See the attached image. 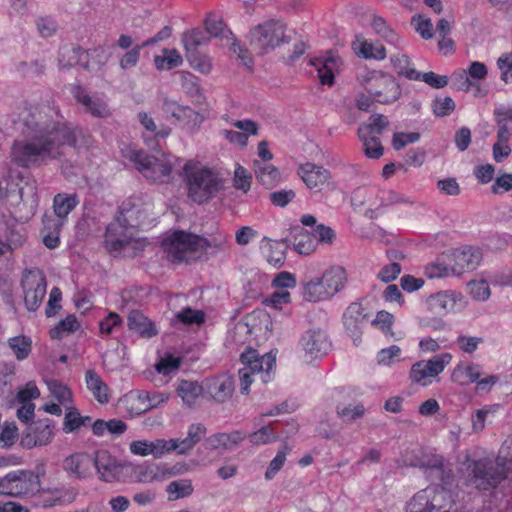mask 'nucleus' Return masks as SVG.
I'll use <instances>...</instances> for the list:
<instances>
[{
	"label": "nucleus",
	"mask_w": 512,
	"mask_h": 512,
	"mask_svg": "<svg viewBox=\"0 0 512 512\" xmlns=\"http://www.w3.org/2000/svg\"><path fill=\"white\" fill-rule=\"evenodd\" d=\"M85 383L87 389L91 392L97 402L100 404H106L109 402V388L98 373H96L94 370L86 371Z\"/></svg>",
	"instance_id": "obj_32"
},
{
	"label": "nucleus",
	"mask_w": 512,
	"mask_h": 512,
	"mask_svg": "<svg viewBox=\"0 0 512 512\" xmlns=\"http://www.w3.org/2000/svg\"><path fill=\"white\" fill-rule=\"evenodd\" d=\"M164 55H157L154 58V63L159 70H170L179 67L183 63V59L176 49H164Z\"/></svg>",
	"instance_id": "obj_50"
},
{
	"label": "nucleus",
	"mask_w": 512,
	"mask_h": 512,
	"mask_svg": "<svg viewBox=\"0 0 512 512\" xmlns=\"http://www.w3.org/2000/svg\"><path fill=\"white\" fill-rule=\"evenodd\" d=\"M121 405L125 412L131 416H138L148 411L144 397V390H133L125 394L121 399Z\"/></svg>",
	"instance_id": "obj_35"
},
{
	"label": "nucleus",
	"mask_w": 512,
	"mask_h": 512,
	"mask_svg": "<svg viewBox=\"0 0 512 512\" xmlns=\"http://www.w3.org/2000/svg\"><path fill=\"white\" fill-rule=\"evenodd\" d=\"M183 175L188 197L199 204L209 201L223 188L224 180L219 170L199 161L186 162Z\"/></svg>",
	"instance_id": "obj_4"
},
{
	"label": "nucleus",
	"mask_w": 512,
	"mask_h": 512,
	"mask_svg": "<svg viewBox=\"0 0 512 512\" xmlns=\"http://www.w3.org/2000/svg\"><path fill=\"white\" fill-rule=\"evenodd\" d=\"M377 197L378 191L375 188H359L354 193L353 202L355 205L376 209L380 205L377 201Z\"/></svg>",
	"instance_id": "obj_53"
},
{
	"label": "nucleus",
	"mask_w": 512,
	"mask_h": 512,
	"mask_svg": "<svg viewBox=\"0 0 512 512\" xmlns=\"http://www.w3.org/2000/svg\"><path fill=\"white\" fill-rule=\"evenodd\" d=\"M365 129H358V136L363 144L364 153L368 158L378 159L383 155V146L377 136L365 135Z\"/></svg>",
	"instance_id": "obj_48"
},
{
	"label": "nucleus",
	"mask_w": 512,
	"mask_h": 512,
	"mask_svg": "<svg viewBox=\"0 0 512 512\" xmlns=\"http://www.w3.org/2000/svg\"><path fill=\"white\" fill-rule=\"evenodd\" d=\"M24 301L29 311H36L46 295V277L39 269L27 271L22 278Z\"/></svg>",
	"instance_id": "obj_14"
},
{
	"label": "nucleus",
	"mask_w": 512,
	"mask_h": 512,
	"mask_svg": "<svg viewBox=\"0 0 512 512\" xmlns=\"http://www.w3.org/2000/svg\"><path fill=\"white\" fill-rule=\"evenodd\" d=\"M47 386L51 395L64 408H67L72 405V392L67 386L55 380L48 381Z\"/></svg>",
	"instance_id": "obj_54"
},
{
	"label": "nucleus",
	"mask_w": 512,
	"mask_h": 512,
	"mask_svg": "<svg viewBox=\"0 0 512 512\" xmlns=\"http://www.w3.org/2000/svg\"><path fill=\"white\" fill-rule=\"evenodd\" d=\"M162 110L188 129L198 127L203 121L202 116L197 111L187 105L178 103L174 99L165 98Z\"/></svg>",
	"instance_id": "obj_19"
},
{
	"label": "nucleus",
	"mask_w": 512,
	"mask_h": 512,
	"mask_svg": "<svg viewBox=\"0 0 512 512\" xmlns=\"http://www.w3.org/2000/svg\"><path fill=\"white\" fill-rule=\"evenodd\" d=\"M232 125L242 132L224 129L220 134L230 143L237 144L242 147L247 145L249 135H256L258 133V126L252 120H237L234 121Z\"/></svg>",
	"instance_id": "obj_28"
},
{
	"label": "nucleus",
	"mask_w": 512,
	"mask_h": 512,
	"mask_svg": "<svg viewBox=\"0 0 512 512\" xmlns=\"http://www.w3.org/2000/svg\"><path fill=\"white\" fill-rule=\"evenodd\" d=\"M321 277L333 297L344 289L348 280L346 269L340 265L329 266Z\"/></svg>",
	"instance_id": "obj_30"
},
{
	"label": "nucleus",
	"mask_w": 512,
	"mask_h": 512,
	"mask_svg": "<svg viewBox=\"0 0 512 512\" xmlns=\"http://www.w3.org/2000/svg\"><path fill=\"white\" fill-rule=\"evenodd\" d=\"M143 128V140L150 149H157L160 142L171 134V128L164 123H157L148 112L141 111L137 115Z\"/></svg>",
	"instance_id": "obj_16"
},
{
	"label": "nucleus",
	"mask_w": 512,
	"mask_h": 512,
	"mask_svg": "<svg viewBox=\"0 0 512 512\" xmlns=\"http://www.w3.org/2000/svg\"><path fill=\"white\" fill-rule=\"evenodd\" d=\"M372 28L374 31L384 38L388 43L395 45L396 47H402L403 41L395 33V31L386 23V21L380 16H373Z\"/></svg>",
	"instance_id": "obj_46"
},
{
	"label": "nucleus",
	"mask_w": 512,
	"mask_h": 512,
	"mask_svg": "<svg viewBox=\"0 0 512 512\" xmlns=\"http://www.w3.org/2000/svg\"><path fill=\"white\" fill-rule=\"evenodd\" d=\"M176 392L184 405L193 407L202 396L203 388L197 381L181 380Z\"/></svg>",
	"instance_id": "obj_39"
},
{
	"label": "nucleus",
	"mask_w": 512,
	"mask_h": 512,
	"mask_svg": "<svg viewBox=\"0 0 512 512\" xmlns=\"http://www.w3.org/2000/svg\"><path fill=\"white\" fill-rule=\"evenodd\" d=\"M451 361L452 355L450 353H442L428 360L418 361L411 367L410 379L414 383L427 386L431 383V378H435L442 373Z\"/></svg>",
	"instance_id": "obj_13"
},
{
	"label": "nucleus",
	"mask_w": 512,
	"mask_h": 512,
	"mask_svg": "<svg viewBox=\"0 0 512 512\" xmlns=\"http://www.w3.org/2000/svg\"><path fill=\"white\" fill-rule=\"evenodd\" d=\"M261 250L267 261L273 266L280 267L284 264L285 254L281 249V244L279 242L272 241L264 237L261 244Z\"/></svg>",
	"instance_id": "obj_45"
},
{
	"label": "nucleus",
	"mask_w": 512,
	"mask_h": 512,
	"mask_svg": "<svg viewBox=\"0 0 512 512\" xmlns=\"http://www.w3.org/2000/svg\"><path fill=\"white\" fill-rule=\"evenodd\" d=\"M481 375L482 367L479 364L460 362L454 367L451 379L461 386H467L476 383Z\"/></svg>",
	"instance_id": "obj_29"
},
{
	"label": "nucleus",
	"mask_w": 512,
	"mask_h": 512,
	"mask_svg": "<svg viewBox=\"0 0 512 512\" xmlns=\"http://www.w3.org/2000/svg\"><path fill=\"white\" fill-rule=\"evenodd\" d=\"M78 204L79 200L76 194L59 193L55 195L53 199V210L57 217L56 220H61L63 225L68 214L74 210Z\"/></svg>",
	"instance_id": "obj_38"
},
{
	"label": "nucleus",
	"mask_w": 512,
	"mask_h": 512,
	"mask_svg": "<svg viewBox=\"0 0 512 512\" xmlns=\"http://www.w3.org/2000/svg\"><path fill=\"white\" fill-rule=\"evenodd\" d=\"M160 464L142 463L132 468V477L139 483H152L163 481Z\"/></svg>",
	"instance_id": "obj_36"
},
{
	"label": "nucleus",
	"mask_w": 512,
	"mask_h": 512,
	"mask_svg": "<svg viewBox=\"0 0 512 512\" xmlns=\"http://www.w3.org/2000/svg\"><path fill=\"white\" fill-rule=\"evenodd\" d=\"M86 52L80 47L65 46L61 48L59 54V65L62 68L77 65Z\"/></svg>",
	"instance_id": "obj_52"
},
{
	"label": "nucleus",
	"mask_w": 512,
	"mask_h": 512,
	"mask_svg": "<svg viewBox=\"0 0 512 512\" xmlns=\"http://www.w3.org/2000/svg\"><path fill=\"white\" fill-rule=\"evenodd\" d=\"M241 362L244 367L239 370L240 391L248 394L253 382L252 376H258L262 383L272 379V371L276 365V355L272 352L259 355L256 350L250 349L241 354Z\"/></svg>",
	"instance_id": "obj_5"
},
{
	"label": "nucleus",
	"mask_w": 512,
	"mask_h": 512,
	"mask_svg": "<svg viewBox=\"0 0 512 512\" xmlns=\"http://www.w3.org/2000/svg\"><path fill=\"white\" fill-rule=\"evenodd\" d=\"M388 124V119L384 115L375 114L369 118L367 124L361 125L359 129H365V135L376 136L380 135Z\"/></svg>",
	"instance_id": "obj_59"
},
{
	"label": "nucleus",
	"mask_w": 512,
	"mask_h": 512,
	"mask_svg": "<svg viewBox=\"0 0 512 512\" xmlns=\"http://www.w3.org/2000/svg\"><path fill=\"white\" fill-rule=\"evenodd\" d=\"M38 477L29 470H16L0 479V495L19 497L38 490Z\"/></svg>",
	"instance_id": "obj_11"
},
{
	"label": "nucleus",
	"mask_w": 512,
	"mask_h": 512,
	"mask_svg": "<svg viewBox=\"0 0 512 512\" xmlns=\"http://www.w3.org/2000/svg\"><path fill=\"white\" fill-rule=\"evenodd\" d=\"M412 25L414 26L416 32L423 38V39H431L434 35L433 32V24L431 22V19L424 16V15H415L412 17L411 21Z\"/></svg>",
	"instance_id": "obj_62"
},
{
	"label": "nucleus",
	"mask_w": 512,
	"mask_h": 512,
	"mask_svg": "<svg viewBox=\"0 0 512 512\" xmlns=\"http://www.w3.org/2000/svg\"><path fill=\"white\" fill-rule=\"evenodd\" d=\"M284 37V27L280 22L268 21L250 32V47L259 54H265L278 46Z\"/></svg>",
	"instance_id": "obj_10"
},
{
	"label": "nucleus",
	"mask_w": 512,
	"mask_h": 512,
	"mask_svg": "<svg viewBox=\"0 0 512 512\" xmlns=\"http://www.w3.org/2000/svg\"><path fill=\"white\" fill-rule=\"evenodd\" d=\"M16 124L21 138L13 142L11 159L23 168L39 167L59 159L65 148L76 142L75 130L50 105L25 104Z\"/></svg>",
	"instance_id": "obj_1"
},
{
	"label": "nucleus",
	"mask_w": 512,
	"mask_h": 512,
	"mask_svg": "<svg viewBox=\"0 0 512 512\" xmlns=\"http://www.w3.org/2000/svg\"><path fill=\"white\" fill-rule=\"evenodd\" d=\"M425 274L427 277H429L431 279L443 278V277H448L451 275L455 276L449 255L448 254L442 255L441 257L437 258L435 261L429 263L425 267Z\"/></svg>",
	"instance_id": "obj_44"
},
{
	"label": "nucleus",
	"mask_w": 512,
	"mask_h": 512,
	"mask_svg": "<svg viewBox=\"0 0 512 512\" xmlns=\"http://www.w3.org/2000/svg\"><path fill=\"white\" fill-rule=\"evenodd\" d=\"M395 318L393 314L381 310L378 311L375 318L372 320L371 324L375 328L381 330L385 335L392 334V326L394 324Z\"/></svg>",
	"instance_id": "obj_63"
},
{
	"label": "nucleus",
	"mask_w": 512,
	"mask_h": 512,
	"mask_svg": "<svg viewBox=\"0 0 512 512\" xmlns=\"http://www.w3.org/2000/svg\"><path fill=\"white\" fill-rule=\"evenodd\" d=\"M365 89L381 104H390L401 96V88L396 79L380 71L368 72L363 79Z\"/></svg>",
	"instance_id": "obj_9"
},
{
	"label": "nucleus",
	"mask_w": 512,
	"mask_h": 512,
	"mask_svg": "<svg viewBox=\"0 0 512 512\" xmlns=\"http://www.w3.org/2000/svg\"><path fill=\"white\" fill-rule=\"evenodd\" d=\"M176 319L186 325H200L205 320V315L201 310L184 308L176 314Z\"/></svg>",
	"instance_id": "obj_64"
},
{
	"label": "nucleus",
	"mask_w": 512,
	"mask_h": 512,
	"mask_svg": "<svg viewBox=\"0 0 512 512\" xmlns=\"http://www.w3.org/2000/svg\"><path fill=\"white\" fill-rule=\"evenodd\" d=\"M298 176L307 188L320 191L331 179L329 170L311 162L300 164L297 169Z\"/></svg>",
	"instance_id": "obj_24"
},
{
	"label": "nucleus",
	"mask_w": 512,
	"mask_h": 512,
	"mask_svg": "<svg viewBox=\"0 0 512 512\" xmlns=\"http://www.w3.org/2000/svg\"><path fill=\"white\" fill-rule=\"evenodd\" d=\"M79 328L80 324L76 316L69 315L50 330V336L53 339H62L63 337L77 331Z\"/></svg>",
	"instance_id": "obj_51"
},
{
	"label": "nucleus",
	"mask_w": 512,
	"mask_h": 512,
	"mask_svg": "<svg viewBox=\"0 0 512 512\" xmlns=\"http://www.w3.org/2000/svg\"><path fill=\"white\" fill-rule=\"evenodd\" d=\"M208 241L196 234L175 230L162 240V247L172 261H186L195 252L205 250Z\"/></svg>",
	"instance_id": "obj_7"
},
{
	"label": "nucleus",
	"mask_w": 512,
	"mask_h": 512,
	"mask_svg": "<svg viewBox=\"0 0 512 512\" xmlns=\"http://www.w3.org/2000/svg\"><path fill=\"white\" fill-rule=\"evenodd\" d=\"M123 153L148 180L159 183H164L169 180L172 171V163L167 157L158 159L145 154L143 151L130 147L124 150Z\"/></svg>",
	"instance_id": "obj_8"
},
{
	"label": "nucleus",
	"mask_w": 512,
	"mask_h": 512,
	"mask_svg": "<svg viewBox=\"0 0 512 512\" xmlns=\"http://www.w3.org/2000/svg\"><path fill=\"white\" fill-rule=\"evenodd\" d=\"M8 343L18 360H24L29 356L32 341L26 336L20 335L9 338Z\"/></svg>",
	"instance_id": "obj_55"
},
{
	"label": "nucleus",
	"mask_w": 512,
	"mask_h": 512,
	"mask_svg": "<svg viewBox=\"0 0 512 512\" xmlns=\"http://www.w3.org/2000/svg\"><path fill=\"white\" fill-rule=\"evenodd\" d=\"M300 346L304 351V357L308 361H312L326 355L331 344L324 331L321 329H310L302 335Z\"/></svg>",
	"instance_id": "obj_17"
},
{
	"label": "nucleus",
	"mask_w": 512,
	"mask_h": 512,
	"mask_svg": "<svg viewBox=\"0 0 512 512\" xmlns=\"http://www.w3.org/2000/svg\"><path fill=\"white\" fill-rule=\"evenodd\" d=\"M391 64L398 75L409 80L417 78L416 69L412 66L410 58L400 52L393 54L390 58Z\"/></svg>",
	"instance_id": "obj_49"
},
{
	"label": "nucleus",
	"mask_w": 512,
	"mask_h": 512,
	"mask_svg": "<svg viewBox=\"0 0 512 512\" xmlns=\"http://www.w3.org/2000/svg\"><path fill=\"white\" fill-rule=\"evenodd\" d=\"M455 276H459L466 271H471L477 268L482 260V253L475 247H463L454 250L448 254Z\"/></svg>",
	"instance_id": "obj_21"
},
{
	"label": "nucleus",
	"mask_w": 512,
	"mask_h": 512,
	"mask_svg": "<svg viewBox=\"0 0 512 512\" xmlns=\"http://www.w3.org/2000/svg\"><path fill=\"white\" fill-rule=\"evenodd\" d=\"M310 64L314 66L318 73V78L323 85H333L334 73L339 69V58L331 53L325 56L316 57L310 60Z\"/></svg>",
	"instance_id": "obj_27"
},
{
	"label": "nucleus",
	"mask_w": 512,
	"mask_h": 512,
	"mask_svg": "<svg viewBox=\"0 0 512 512\" xmlns=\"http://www.w3.org/2000/svg\"><path fill=\"white\" fill-rule=\"evenodd\" d=\"M54 438V423L51 419H40L23 432L20 445L25 449L46 446Z\"/></svg>",
	"instance_id": "obj_15"
},
{
	"label": "nucleus",
	"mask_w": 512,
	"mask_h": 512,
	"mask_svg": "<svg viewBox=\"0 0 512 512\" xmlns=\"http://www.w3.org/2000/svg\"><path fill=\"white\" fill-rule=\"evenodd\" d=\"M126 465L106 449H100L93 453V472L95 471L101 482L118 483L122 481Z\"/></svg>",
	"instance_id": "obj_12"
},
{
	"label": "nucleus",
	"mask_w": 512,
	"mask_h": 512,
	"mask_svg": "<svg viewBox=\"0 0 512 512\" xmlns=\"http://www.w3.org/2000/svg\"><path fill=\"white\" fill-rule=\"evenodd\" d=\"M462 298V295L455 291H440L427 298L426 306L433 314L446 315L457 310Z\"/></svg>",
	"instance_id": "obj_20"
},
{
	"label": "nucleus",
	"mask_w": 512,
	"mask_h": 512,
	"mask_svg": "<svg viewBox=\"0 0 512 512\" xmlns=\"http://www.w3.org/2000/svg\"><path fill=\"white\" fill-rule=\"evenodd\" d=\"M65 416L62 424V430L66 434L77 432L83 426L91 423V417L82 416L77 408L73 405L65 408Z\"/></svg>",
	"instance_id": "obj_40"
},
{
	"label": "nucleus",
	"mask_w": 512,
	"mask_h": 512,
	"mask_svg": "<svg viewBox=\"0 0 512 512\" xmlns=\"http://www.w3.org/2000/svg\"><path fill=\"white\" fill-rule=\"evenodd\" d=\"M367 317L366 309L358 302L351 303L343 314L344 328L355 343L361 338Z\"/></svg>",
	"instance_id": "obj_23"
},
{
	"label": "nucleus",
	"mask_w": 512,
	"mask_h": 512,
	"mask_svg": "<svg viewBox=\"0 0 512 512\" xmlns=\"http://www.w3.org/2000/svg\"><path fill=\"white\" fill-rule=\"evenodd\" d=\"M127 205H122L120 215L106 229L105 246L110 252H119L127 247H142V242L137 237V229L145 224L146 215L135 205L126 207Z\"/></svg>",
	"instance_id": "obj_2"
},
{
	"label": "nucleus",
	"mask_w": 512,
	"mask_h": 512,
	"mask_svg": "<svg viewBox=\"0 0 512 512\" xmlns=\"http://www.w3.org/2000/svg\"><path fill=\"white\" fill-rule=\"evenodd\" d=\"M166 491L174 496L173 499H180L190 496L194 491V487L190 479H180L169 483Z\"/></svg>",
	"instance_id": "obj_57"
},
{
	"label": "nucleus",
	"mask_w": 512,
	"mask_h": 512,
	"mask_svg": "<svg viewBox=\"0 0 512 512\" xmlns=\"http://www.w3.org/2000/svg\"><path fill=\"white\" fill-rule=\"evenodd\" d=\"M127 325L130 330L144 338H151L158 333L155 325L138 310H133L129 313Z\"/></svg>",
	"instance_id": "obj_33"
},
{
	"label": "nucleus",
	"mask_w": 512,
	"mask_h": 512,
	"mask_svg": "<svg viewBox=\"0 0 512 512\" xmlns=\"http://www.w3.org/2000/svg\"><path fill=\"white\" fill-rule=\"evenodd\" d=\"M353 49L357 55L365 59L383 60L386 57L385 47L378 42L357 40L353 43Z\"/></svg>",
	"instance_id": "obj_42"
},
{
	"label": "nucleus",
	"mask_w": 512,
	"mask_h": 512,
	"mask_svg": "<svg viewBox=\"0 0 512 512\" xmlns=\"http://www.w3.org/2000/svg\"><path fill=\"white\" fill-rule=\"evenodd\" d=\"M454 506L450 491L442 485H431L411 498L406 512H455Z\"/></svg>",
	"instance_id": "obj_6"
},
{
	"label": "nucleus",
	"mask_w": 512,
	"mask_h": 512,
	"mask_svg": "<svg viewBox=\"0 0 512 512\" xmlns=\"http://www.w3.org/2000/svg\"><path fill=\"white\" fill-rule=\"evenodd\" d=\"M245 437L246 435L238 430L231 433H216L208 437L205 444L210 450H231L239 445Z\"/></svg>",
	"instance_id": "obj_31"
},
{
	"label": "nucleus",
	"mask_w": 512,
	"mask_h": 512,
	"mask_svg": "<svg viewBox=\"0 0 512 512\" xmlns=\"http://www.w3.org/2000/svg\"><path fill=\"white\" fill-rule=\"evenodd\" d=\"M415 75L417 76V78H413V80L423 81L427 85L431 86L432 88H436V89L445 87L449 82V79L446 75H438L433 71H429V72H425V73L416 71Z\"/></svg>",
	"instance_id": "obj_61"
},
{
	"label": "nucleus",
	"mask_w": 512,
	"mask_h": 512,
	"mask_svg": "<svg viewBox=\"0 0 512 512\" xmlns=\"http://www.w3.org/2000/svg\"><path fill=\"white\" fill-rule=\"evenodd\" d=\"M293 247L301 255H310L316 251L318 241L313 232H309L302 227L293 229Z\"/></svg>",
	"instance_id": "obj_34"
},
{
	"label": "nucleus",
	"mask_w": 512,
	"mask_h": 512,
	"mask_svg": "<svg viewBox=\"0 0 512 512\" xmlns=\"http://www.w3.org/2000/svg\"><path fill=\"white\" fill-rule=\"evenodd\" d=\"M234 390V383L231 377L221 376L209 382L208 392L210 395L219 402L228 399Z\"/></svg>",
	"instance_id": "obj_41"
},
{
	"label": "nucleus",
	"mask_w": 512,
	"mask_h": 512,
	"mask_svg": "<svg viewBox=\"0 0 512 512\" xmlns=\"http://www.w3.org/2000/svg\"><path fill=\"white\" fill-rule=\"evenodd\" d=\"M63 470L71 478L86 480L93 477V454L75 452L63 460Z\"/></svg>",
	"instance_id": "obj_18"
},
{
	"label": "nucleus",
	"mask_w": 512,
	"mask_h": 512,
	"mask_svg": "<svg viewBox=\"0 0 512 512\" xmlns=\"http://www.w3.org/2000/svg\"><path fill=\"white\" fill-rule=\"evenodd\" d=\"M255 175L266 188H272L280 181L278 169L271 164H256Z\"/></svg>",
	"instance_id": "obj_47"
},
{
	"label": "nucleus",
	"mask_w": 512,
	"mask_h": 512,
	"mask_svg": "<svg viewBox=\"0 0 512 512\" xmlns=\"http://www.w3.org/2000/svg\"><path fill=\"white\" fill-rule=\"evenodd\" d=\"M418 465L428 480L442 484L449 482L451 471L445 467L444 458L441 455L424 454Z\"/></svg>",
	"instance_id": "obj_22"
},
{
	"label": "nucleus",
	"mask_w": 512,
	"mask_h": 512,
	"mask_svg": "<svg viewBox=\"0 0 512 512\" xmlns=\"http://www.w3.org/2000/svg\"><path fill=\"white\" fill-rule=\"evenodd\" d=\"M467 288L475 301L485 302L491 295L488 282L485 279L472 280L467 283Z\"/></svg>",
	"instance_id": "obj_58"
},
{
	"label": "nucleus",
	"mask_w": 512,
	"mask_h": 512,
	"mask_svg": "<svg viewBox=\"0 0 512 512\" xmlns=\"http://www.w3.org/2000/svg\"><path fill=\"white\" fill-rule=\"evenodd\" d=\"M301 295L303 300L318 303L333 298L322 277H311L301 282Z\"/></svg>",
	"instance_id": "obj_26"
},
{
	"label": "nucleus",
	"mask_w": 512,
	"mask_h": 512,
	"mask_svg": "<svg viewBox=\"0 0 512 512\" xmlns=\"http://www.w3.org/2000/svg\"><path fill=\"white\" fill-rule=\"evenodd\" d=\"M43 243L49 249H54L59 246V233L62 228V221L55 220L49 216L43 219Z\"/></svg>",
	"instance_id": "obj_43"
},
{
	"label": "nucleus",
	"mask_w": 512,
	"mask_h": 512,
	"mask_svg": "<svg viewBox=\"0 0 512 512\" xmlns=\"http://www.w3.org/2000/svg\"><path fill=\"white\" fill-rule=\"evenodd\" d=\"M498 407V405H486L476 410L471 416L472 430L476 433L481 432L485 428L486 420L494 415Z\"/></svg>",
	"instance_id": "obj_56"
},
{
	"label": "nucleus",
	"mask_w": 512,
	"mask_h": 512,
	"mask_svg": "<svg viewBox=\"0 0 512 512\" xmlns=\"http://www.w3.org/2000/svg\"><path fill=\"white\" fill-rule=\"evenodd\" d=\"M300 222L303 226L311 227L318 244H332L335 239V232L329 226L317 224V219L311 214H305L301 217Z\"/></svg>",
	"instance_id": "obj_37"
},
{
	"label": "nucleus",
	"mask_w": 512,
	"mask_h": 512,
	"mask_svg": "<svg viewBox=\"0 0 512 512\" xmlns=\"http://www.w3.org/2000/svg\"><path fill=\"white\" fill-rule=\"evenodd\" d=\"M72 94L92 116L101 118L110 116V110L102 98L89 95L81 86H74Z\"/></svg>",
	"instance_id": "obj_25"
},
{
	"label": "nucleus",
	"mask_w": 512,
	"mask_h": 512,
	"mask_svg": "<svg viewBox=\"0 0 512 512\" xmlns=\"http://www.w3.org/2000/svg\"><path fill=\"white\" fill-rule=\"evenodd\" d=\"M468 481L479 490L496 487L512 472V449L503 446L495 460L483 458L466 460Z\"/></svg>",
	"instance_id": "obj_3"
},
{
	"label": "nucleus",
	"mask_w": 512,
	"mask_h": 512,
	"mask_svg": "<svg viewBox=\"0 0 512 512\" xmlns=\"http://www.w3.org/2000/svg\"><path fill=\"white\" fill-rule=\"evenodd\" d=\"M208 41L206 34L200 30L186 32L182 36V42L187 52H194L200 45Z\"/></svg>",
	"instance_id": "obj_60"
}]
</instances>
